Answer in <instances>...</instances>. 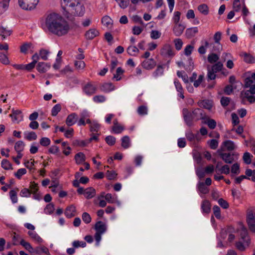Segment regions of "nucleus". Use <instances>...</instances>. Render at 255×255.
<instances>
[{
	"label": "nucleus",
	"mask_w": 255,
	"mask_h": 255,
	"mask_svg": "<svg viewBox=\"0 0 255 255\" xmlns=\"http://www.w3.org/2000/svg\"><path fill=\"white\" fill-rule=\"evenodd\" d=\"M198 10L204 15H207L209 13V9L207 4H202L198 6Z\"/></svg>",
	"instance_id": "c9c22d12"
},
{
	"label": "nucleus",
	"mask_w": 255,
	"mask_h": 255,
	"mask_svg": "<svg viewBox=\"0 0 255 255\" xmlns=\"http://www.w3.org/2000/svg\"><path fill=\"white\" fill-rule=\"evenodd\" d=\"M128 53L131 56H135L139 52L138 49L134 46H129L127 49Z\"/></svg>",
	"instance_id": "58836bf2"
},
{
	"label": "nucleus",
	"mask_w": 255,
	"mask_h": 255,
	"mask_svg": "<svg viewBox=\"0 0 255 255\" xmlns=\"http://www.w3.org/2000/svg\"><path fill=\"white\" fill-rule=\"evenodd\" d=\"M101 91L108 93L115 89V86L112 83H105L100 86Z\"/></svg>",
	"instance_id": "2eb2a0df"
},
{
	"label": "nucleus",
	"mask_w": 255,
	"mask_h": 255,
	"mask_svg": "<svg viewBox=\"0 0 255 255\" xmlns=\"http://www.w3.org/2000/svg\"><path fill=\"white\" fill-rule=\"evenodd\" d=\"M201 208L204 213H209L211 211V204L209 201L208 200L203 201Z\"/></svg>",
	"instance_id": "b1692460"
},
{
	"label": "nucleus",
	"mask_w": 255,
	"mask_h": 255,
	"mask_svg": "<svg viewBox=\"0 0 255 255\" xmlns=\"http://www.w3.org/2000/svg\"><path fill=\"white\" fill-rule=\"evenodd\" d=\"M254 94H255V86L250 88L248 90L242 91L241 92V98H242V103L245 104L246 100H247L251 104L255 103V96L253 95Z\"/></svg>",
	"instance_id": "7ed1b4c3"
},
{
	"label": "nucleus",
	"mask_w": 255,
	"mask_h": 255,
	"mask_svg": "<svg viewBox=\"0 0 255 255\" xmlns=\"http://www.w3.org/2000/svg\"><path fill=\"white\" fill-rule=\"evenodd\" d=\"M231 172L235 174L240 173V165L238 163H234L231 167Z\"/></svg>",
	"instance_id": "338daca9"
},
{
	"label": "nucleus",
	"mask_w": 255,
	"mask_h": 255,
	"mask_svg": "<svg viewBox=\"0 0 255 255\" xmlns=\"http://www.w3.org/2000/svg\"><path fill=\"white\" fill-rule=\"evenodd\" d=\"M254 86H255V82L253 80L251 77L246 78L245 80V87L246 88H251Z\"/></svg>",
	"instance_id": "ea45409f"
},
{
	"label": "nucleus",
	"mask_w": 255,
	"mask_h": 255,
	"mask_svg": "<svg viewBox=\"0 0 255 255\" xmlns=\"http://www.w3.org/2000/svg\"><path fill=\"white\" fill-rule=\"evenodd\" d=\"M244 61L247 63H253L255 62L254 58L252 55L248 54L247 53L244 54Z\"/></svg>",
	"instance_id": "774afa93"
},
{
	"label": "nucleus",
	"mask_w": 255,
	"mask_h": 255,
	"mask_svg": "<svg viewBox=\"0 0 255 255\" xmlns=\"http://www.w3.org/2000/svg\"><path fill=\"white\" fill-rule=\"evenodd\" d=\"M96 195V190L93 187L87 188L85 189V196L87 199H91Z\"/></svg>",
	"instance_id": "4be33fe9"
},
{
	"label": "nucleus",
	"mask_w": 255,
	"mask_h": 255,
	"mask_svg": "<svg viewBox=\"0 0 255 255\" xmlns=\"http://www.w3.org/2000/svg\"><path fill=\"white\" fill-rule=\"evenodd\" d=\"M78 120V116L75 113H72L68 116L66 120V124L68 126L74 125Z\"/></svg>",
	"instance_id": "ddd939ff"
},
{
	"label": "nucleus",
	"mask_w": 255,
	"mask_h": 255,
	"mask_svg": "<svg viewBox=\"0 0 255 255\" xmlns=\"http://www.w3.org/2000/svg\"><path fill=\"white\" fill-rule=\"evenodd\" d=\"M36 69L40 73H45L47 71V63L44 62H39L37 64Z\"/></svg>",
	"instance_id": "7c9ffc66"
},
{
	"label": "nucleus",
	"mask_w": 255,
	"mask_h": 255,
	"mask_svg": "<svg viewBox=\"0 0 255 255\" xmlns=\"http://www.w3.org/2000/svg\"><path fill=\"white\" fill-rule=\"evenodd\" d=\"M223 145L226 147L228 151L233 150L235 148V145L234 142L230 140L224 141Z\"/></svg>",
	"instance_id": "a878e982"
},
{
	"label": "nucleus",
	"mask_w": 255,
	"mask_h": 255,
	"mask_svg": "<svg viewBox=\"0 0 255 255\" xmlns=\"http://www.w3.org/2000/svg\"><path fill=\"white\" fill-rule=\"evenodd\" d=\"M62 4L71 7L72 12L77 16H82L85 12V7L79 0H62Z\"/></svg>",
	"instance_id": "f03ea898"
},
{
	"label": "nucleus",
	"mask_w": 255,
	"mask_h": 255,
	"mask_svg": "<svg viewBox=\"0 0 255 255\" xmlns=\"http://www.w3.org/2000/svg\"><path fill=\"white\" fill-rule=\"evenodd\" d=\"M72 245L75 248H78L79 247L84 248L86 246V243L83 241H74L72 243Z\"/></svg>",
	"instance_id": "13d9d810"
},
{
	"label": "nucleus",
	"mask_w": 255,
	"mask_h": 255,
	"mask_svg": "<svg viewBox=\"0 0 255 255\" xmlns=\"http://www.w3.org/2000/svg\"><path fill=\"white\" fill-rule=\"evenodd\" d=\"M219 156L225 163L228 164L232 163L235 160V157L238 158L239 154L237 153H222L219 152Z\"/></svg>",
	"instance_id": "39448f33"
},
{
	"label": "nucleus",
	"mask_w": 255,
	"mask_h": 255,
	"mask_svg": "<svg viewBox=\"0 0 255 255\" xmlns=\"http://www.w3.org/2000/svg\"><path fill=\"white\" fill-rule=\"evenodd\" d=\"M205 124H207L210 129H214L217 125L215 120L210 119H207Z\"/></svg>",
	"instance_id": "de8ad7c7"
},
{
	"label": "nucleus",
	"mask_w": 255,
	"mask_h": 255,
	"mask_svg": "<svg viewBox=\"0 0 255 255\" xmlns=\"http://www.w3.org/2000/svg\"><path fill=\"white\" fill-rule=\"evenodd\" d=\"M54 210V205L52 203H50L46 206L44 209L45 212L46 214H52Z\"/></svg>",
	"instance_id": "4d7b16f0"
},
{
	"label": "nucleus",
	"mask_w": 255,
	"mask_h": 255,
	"mask_svg": "<svg viewBox=\"0 0 255 255\" xmlns=\"http://www.w3.org/2000/svg\"><path fill=\"white\" fill-rule=\"evenodd\" d=\"M21 114V111L20 110H14L12 109V114L9 116L12 119L13 122L18 121L19 120L18 116Z\"/></svg>",
	"instance_id": "72a5a7b5"
},
{
	"label": "nucleus",
	"mask_w": 255,
	"mask_h": 255,
	"mask_svg": "<svg viewBox=\"0 0 255 255\" xmlns=\"http://www.w3.org/2000/svg\"><path fill=\"white\" fill-rule=\"evenodd\" d=\"M163 67L162 65H158L156 69L153 73V75L154 77H157L159 76H161L163 74Z\"/></svg>",
	"instance_id": "49530a36"
},
{
	"label": "nucleus",
	"mask_w": 255,
	"mask_h": 255,
	"mask_svg": "<svg viewBox=\"0 0 255 255\" xmlns=\"http://www.w3.org/2000/svg\"><path fill=\"white\" fill-rule=\"evenodd\" d=\"M33 253L36 254H40L41 253H45L47 255L49 254V250L47 248L44 246L37 247L34 248Z\"/></svg>",
	"instance_id": "412c9836"
},
{
	"label": "nucleus",
	"mask_w": 255,
	"mask_h": 255,
	"mask_svg": "<svg viewBox=\"0 0 255 255\" xmlns=\"http://www.w3.org/2000/svg\"><path fill=\"white\" fill-rule=\"evenodd\" d=\"M223 66V65L221 62H218L217 63L212 66L211 69L212 71H214L217 73L222 70Z\"/></svg>",
	"instance_id": "8fccbe9b"
},
{
	"label": "nucleus",
	"mask_w": 255,
	"mask_h": 255,
	"mask_svg": "<svg viewBox=\"0 0 255 255\" xmlns=\"http://www.w3.org/2000/svg\"><path fill=\"white\" fill-rule=\"evenodd\" d=\"M198 104L200 107H203L208 110L211 109L212 107V103L209 100H203L199 102Z\"/></svg>",
	"instance_id": "c85d7f7f"
},
{
	"label": "nucleus",
	"mask_w": 255,
	"mask_h": 255,
	"mask_svg": "<svg viewBox=\"0 0 255 255\" xmlns=\"http://www.w3.org/2000/svg\"><path fill=\"white\" fill-rule=\"evenodd\" d=\"M191 113L195 121L203 119L204 115L203 110L199 108L195 109Z\"/></svg>",
	"instance_id": "dca6fc26"
},
{
	"label": "nucleus",
	"mask_w": 255,
	"mask_h": 255,
	"mask_svg": "<svg viewBox=\"0 0 255 255\" xmlns=\"http://www.w3.org/2000/svg\"><path fill=\"white\" fill-rule=\"evenodd\" d=\"M141 65L144 68L151 70L156 66V62L152 58L148 59L143 61Z\"/></svg>",
	"instance_id": "f8f14e48"
},
{
	"label": "nucleus",
	"mask_w": 255,
	"mask_h": 255,
	"mask_svg": "<svg viewBox=\"0 0 255 255\" xmlns=\"http://www.w3.org/2000/svg\"><path fill=\"white\" fill-rule=\"evenodd\" d=\"M29 189L30 190L31 194H34L36 192H37L39 190L38 184L35 183L34 182H31Z\"/></svg>",
	"instance_id": "a19ab883"
},
{
	"label": "nucleus",
	"mask_w": 255,
	"mask_h": 255,
	"mask_svg": "<svg viewBox=\"0 0 255 255\" xmlns=\"http://www.w3.org/2000/svg\"><path fill=\"white\" fill-rule=\"evenodd\" d=\"M105 140L108 144L112 146L115 144L116 137L112 135H108L105 138Z\"/></svg>",
	"instance_id": "3c124183"
},
{
	"label": "nucleus",
	"mask_w": 255,
	"mask_h": 255,
	"mask_svg": "<svg viewBox=\"0 0 255 255\" xmlns=\"http://www.w3.org/2000/svg\"><path fill=\"white\" fill-rule=\"evenodd\" d=\"M82 218L86 224H89L91 222V217L89 214L84 212L82 214Z\"/></svg>",
	"instance_id": "5fc2aeb1"
},
{
	"label": "nucleus",
	"mask_w": 255,
	"mask_h": 255,
	"mask_svg": "<svg viewBox=\"0 0 255 255\" xmlns=\"http://www.w3.org/2000/svg\"><path fill=\"white\" fill-rule=\"evenodd\" d=\"M0 35L3 39L5 38L6 36H9L12 31L10 29H7L6 27H4L2 26H0Z\"/></svg>",
	"instance_id": "cd10ccee"
},
{
	"label": "nucleus",
	"mask_w": 255,
	"mask_h": 255,
	"mask_svg": "<svg viewBox=\"0 0 255 255\" xmlns=\"http://www.w3.org/2000/svg\"><path fill=\"white\" fill-rule=\"evenodd\" d=\"M29 236L38 243H41L43 242L42 239L38 236L35 232L29 231L28 232Z\"/></svg>",
	"instance_id": "473e14b6"
},
{
	"label": "nucleus",
	"mask_w": 255,
	"mask_h": 255,
	"mask_svg": "<svg viewBox=\"0 0 255 255\" xmlns=\"http://www.w3.org/2000/svg\"><path fill=\"white\" fill-rule=\"evenodd\" d=\"M100 128V125L97 122H94L90 125V130L92 132H97Z\"/></svg>",
	"instance_id": "680f3d73"
},
{
	"label": "nucleus",
	"mask_w": 255,
	"mask_h": 255,
	"mask_svg": "<svg viewBox=\"0 0 255 255\" xmlns=\"http://www.w3.org/2000/svg\"><path fill=\"white\" fill-rule=\"evenodd\" d=\"M198 32V28L196 27L187 28L186 30L185 34L188 38L194 37Z\"/></svg>",
	"instance_id": "5701e85b"
},
{
	"label": "nucleus",
	"mask_w": 255,
	"mask_h": 255,
	"mask_svg": "<svg viewBox=\"0 0 255 255\" xmlns=\"http://www.w3.org/2000/svg\"><path fill=\"white\" fill-rule=\"evenodd\" d=\"M39 55L37 53H35L32 56V59L33 60L32 62L24 65L25 66V69L30 71L32 69H33L35 66L36 63L37 62V61L39 60Z\"/></svg>",
	"instance_id": "4468645a"
},
{
	"label": "nucleus",
	"mask_w": 255,
	"mask_h": 255,
	"mask_svg": "<svg viewBox=\"0 0 255 255\" xmlns=\"http://www.w3.org/2000/svg\"><path fill=\"white\" fill-rule=\"evenodd\" d=\"M102 23L108 27L110 24H112V20L109 16H105L102 19Z\"/></svg>",
	"instance_id": "603ef678"
},
{
	"label": "nucleus",
	"mask_w": 255,
	"mask_h": 255,
	"mask_svg": "<svg viewBox=\"0 0 255 255\" xmlns=\"http://www.w3.org/2000/svg\"><path fill=\"white\" fill-rule=\"evenodd\" d=\"M30 190L27 188H23L20 192V196L23 197H28L31 195Z\"/></svg>",
	"instance_id": "69168bd1"
},
{
	"label": "nucleus",
	"mask_w": 255,
	"mask_h": 255,
	"mask_svg": "<svg viewBox=\"0 0 255 255\" xmlns=\"http://www.w3.org/2000/svg\"><path fill=\"white\" fill-rule=\"evenodd\" d=\"M130 142H129V138L128 136L126 135L124 136L122 138V146L126 149L129 147Z\"/></svg>",
	"instance_id": "e433bc0d"
},
{
	"label": "nucleus",
	"mask_w": 255,
	"mask_h": 255,
	"mask_svg": "<svg viewBox=\"0 0 255 255\" xmlns=\"http://www.w3.org/2000/svg\"><path fill=\"white\" fill-rule=\"evenodd\" d=\"M184 120L188 127L193 126V121L194 120L192 113L187 109H183L182 111Z\"/></svg>",
	"instance_id": "423d86ee"
},
{
	"label": "nucleus",
	"mask_w": 255,
	"mask_h": 255,
	"mask_svg": "<svg viewBox=\"0 0 255 255\" xmlns=\"http://www.w3.org/2000/svg\"><path fill=\"white\" fill-rule=\"evenodd\" d=\"M233 7L234 10L238 12L240 10L241 4L240 0H234L233 4Z\"/></svg>",
	"instance_id": "6e6d98bb"
},
{
	"label": "nucleus",
	"mask_w": 255,
	"mask_h": 255,
	"mask_svg": "<svg viewBox=\"0 0 255 255\" xmlns=\"http://www.w3.org/2000/svg\"><path fill=\"white\" fill-rule=\"evenodd\" d=\"M160 52L161 55L165 56H173L174 55L172 47L168 44L163 46Z\"/></svg>",
	"instance_id": "1a4fd4ad"
},
{
	"label": "nucleus",
	"mask_w": 255,
	"mask_h": 255,
	"mask_svg": "<svg viewBox=\"0 0 255 255\" xmlns=\"http://www.w3.org/2000/svg\"><path fill=\"white\" fill-rule=\"evenodd\" d=\"M1 167L5 170L12 169L11 164L7 159H3L1 161Z\"/></svg>",
	"instance_id": "4c0bfd02"
},
{
	"label": "nucleus",
	"mask_w": 255,
	"mask_h": 255,
	"mask_svg": "<svg viewBox=\"0 0 255 255\" xmlns=\"http://www.w3.org/2000/svg\"><path fill=\"white\" fill-rule=\"evenodd\" d=\"M96 232L103 234L106 230V225L102 221L97 222L95 225Z\"/></svg>",
	"instance_id": "6ab92c4d"
},
{
	"label": "nucleus",
	"mask_w": 255,
	"mask_h": 255,
	"mask_svg": "<svg viewBox=\"0 0 255 255\" xmlns=\"http://www.w3.org/2000/svg\"><path fill=\"white\" fill-rule=\"evenodd\" d=\"M32 45L31 43H24L20 47V52L24 54L27 53V50L31 47Z\"/></svg>",
	"instance_id": "c03bdc74"
},
{
	"label": "nucleus",
	"mask_w": 255,
	"mask_h": 255,
	"mask_svg": "<svg viewBox=\"0 0 255 255\" xmlns=\"http://www.w3.org/2000/svg\"><path fill=\"white\" fill-rule=\"evenodd\" d=\"M10 0H2L0 2V14L7 8Z\"/></svg>",
	"instance_id": "2f4dec72"
},
{
	"label": "nucleus",
	"mask_w": 255,
	"mask_h": 255,
	"mask_svg": "<svg viewBox=\"0 0 255 255\" xmlns=\"http://www.w3.org/2000/svg\"><path fill=\"white\" fill-rule=\"evenodd\" d=\"M39 0H18V5L22 9L31 10L34 9Z\"/></svg>",
	"instance_id": "20e7f679"
},
{
	"label": "nucleus",
	"mask_w": 255,
	"mask_h": 255,
	"mask_svg": "<svg viewBox=\"0 0 255 255\" xmlns=\"http://www.w3.org/2000/svg\"><path fill=\"white\" fill-rule=\"evenodd\" d=\"M124 73V70L121 67H118L116 70V74H114L113 78H115L116 81H119L121 79V75Z\"/></svg>",
	"instance_id": "79ce46f5"
},
{
	"label": "nucleus",
	"mask_w": 255,
	"mask_h": 255,
	"mask_svg": "<svg viewBox=\"0 0 255 255\" xmlns=\"http://www.w3.org/2000/svg\"><path fill=\"white\" fill-rule=\"evenodd\" d=\"M137 113L140 116L145 115L147 114V108L146 106H141L137 109Z\"/></svg>",
	"instance_id": "864d4df0"
},
{
	"label": "nucleus",
	"mask_w": 255,
	"mask_h": 255,
	"mask_svg": "<svg viewBox=\"0 0 255 255\" xmlns=\"http://www.w3.org/2000/svg\"><path fill=\"white\" fill-rule=\"evenodd\" d=\"M185 28V26L181 24H175L173 27V32L177 36L181 35Z\"/></svg>",
	"instance_id": "f3484780"
},
{
	"label": "nucleus",
	"mask_w": 255,
	"mask_h": 255,
	"mask_svg": "<svg viewBox=\"0 0 255 255\" xmlns=\"http://www.w3.org/2000/svg\"><path fill=\"white\" fill-rule=\"evenodd\" d=\"M241 238L243 240L245 243H246L247 246H249L250 244V239L248 237V233L247 229L245 227H242L240 230H239Z\"/></svg>",
	"instance_id": "6e6552de"
},
{
	"label": "nucleus",
	"mask_w": 255,
	"mask_h": 255,
	"mask_svg": "<svg viewBox=\"0 0 255 255\" xmlns=\"http://www.w3.org/2000/svg\"><path fill=\"white\" fill-rule=\"evenodd\" d=\"M9 196L13 203L17 202V193L14 190H12L9 191Z\"/></svg>",
	"instance_id": "e2e57ef3"
},
{
	"label": "nucleus",
	"mask_w": 255,
	"mask_h": 255,
	"mask_svg": "<svg viewBox=\"0 0 255 255\" xmlns=\"http://www.w3.org/2000/svg\"><path fill=\"white\" fill-rule=\"evenodd\" d=\"M24 145V143L21 140H19L15 143L14 149L17 153V158H21L22 157V154L21 153V152L23 150Z\"/></svg>",
	"instance_id": "9b49d317"
},
{
	"label": "nucleus",
	"mask_w": 255,
	"mask_h": 255,
	"mask_svg": "<svg viewBox=\"0 0 255 255\" xmlns=\"http://www.w3.org/2000/svg\"><path fill=\"white\" fill-rule=\"evenodd\" d=\"M219 59V57L215 53H211L208 56V61L210 63L216 62Z\"/></svg>",
	"instance_id": "37998d69"
},
{
	"label": "nucleus",
	"mask_w": 255,
	"mask_h": 255,
	"mask_svg": "<svg viewBox=\"0 0 255 255\" xmlns=\"http://www.w3.org/2000/svg\"><path fill=\"white\" fill-rule=\"evenodd\" d=\"M198 190L204 194H207L209 192L208 188L205 185L204 182H199L198 184Z\"/></svg>",
	"instance_id": "f704fd0d"
},
{
	"label": "nucleus",
	"mask_w": 255,
	"mask_h": 255,
	"mask_svg": "<svg viewBox=\"0 0 255 255\" xmlns=\"http://www.w3.org/2000/svg\"><path fill=\"white\" fill-rule=\"evenodd\" d=\"M76 162L78 164H81L85 161L86 157L84 154L82 152H79L75 155Z\"/></svg>",
	"instance_id": "393cba45"
},
{
	"label": "nucleus",
	"mask_w": 255,
	"mask_h": 255,
	"mask_svg": "<svg viewBox=\"0 0 255 255\" xmlns=\"http://www.w3.org/2000/svg\"><path fill=\"white\" fill-rule=\"evenodd\" d=\"M251 154L248 152H246L244 154L243 159L245 163H246L247 164H249L251 163Z\"/></svg>",
	"instance_id": "052dcab7"
},
{
	"label": "nucleus",
	"mask_w": 255,
	"mask_h": 255,
	"mask_svg": "<svg viewBox=\"0 0 255 255\" xmlns=\"http://www.w3.org/2000/svg\"><path fill=\"white\" fill-rule=\"evenodd\" d=\"M222 33L221 32H217L214 35V40L216 44H218V50H221L222 49V46L220 43V41L221 38Z\"/></svg>",
	"instance_id": "bb28decb"
},
{
	"label": "nucleus",
	"mask_w": 255,
	"mask_h": 255,
	"mask_svg": "<svg viewBox=\"0 0 255 255\" xmlns=\"http://www.w3.org/2000/svg\"><path fill=\"white\" fill-rule=\"evenodd\" d=\"M20 244L26 250H27L30 253H33L32 251H34V248L32 247L31 245L25 241L23 239H21L20 241Z\"/></svg>",
	"instance_id": "c756f323"
},
{
	"label": "nucleus",
	"mask_w": 255,
	"mask_h": 255,
	"mask_svg": "<svg viewBox=\"0 0 255 255\" xmlns=\"http://www.w3.org/2000/svg\"><path fill=\"white\" fill-rule=\"evenodd\" d=\"M61 106L60 104H56L52 109L51 115L52 116H56L58 113L61 111Z\"/></svg>",
	"instance_id": "09e8293b"
},
{
	"label": "nucleus",
	"mask_w": 255,
	"mask_h": 255,
	"mask_svg": "<svg viewBox=\"0 0 255 255\" xmlns=\"http://www.w3.org/2000/svg\"><path fill=\"white\" fill-rule=\"evenodd\" d=\"M49 51L47 50L42 49L39 51V56L40 58L43 60H47L48 59V55Z\"/></svg>",
	"instance_id": "a18cd8bd"
},
{
	"label": "nucleus",
	"mask_w": 255,
	"mask_h": 255,
	"mask_svg": "<svg viewBox=\"0 0 255 255\" xmlns=\"http://www.w3.org/2000/svg\"><path fill=\"white\" fill-rule=\"evenodd\" d=\"M175 47L176 50H179L182 48L183 42L181 39L177 38L174 40Z\"/></svg>",
	"instance_id": "0e129e2a"
},
{
	"label": "nucleus",
	"mask_w": 255,
	"mask_h": 255,
	"mask_svg": "<svg viewBox=\"0 0 255 255\" xmlns=\"http://www.w3.org/2000/svg\"><path fill=\"white\" fill-rule=\"evenodd\" d=\"M246 220L250 230L255 233V216L250 213L247 215Z\"/></svg>",
	"instance_id": "0eeeda50"
},
{
	"label": "nucleus",
	"mask_w": 255,
	"mask_h": 255,
	"mask_svg": "<svg viewBox=\"0 0 255 255\" xmlns=\"http://www.w3.org/2000/svg\"><path fill=\"white\" fill-rule=\"evenodd\" d=\"M230 101H231L230 98L227 97H223L221 99L220 102H221V105L223 107H225L229 104Z\"/></svg>",
	"instance_id": "bf43d9fd"
},
{
	"label": "nucleus",
	"mask_w": 255,
	"mask_h": 255,
	"mask_svg": "<svg viewBox=\"0 0 255 255\" xmlns=\"http://www.w3.org/2000/svg\"><path fill=\"white\" fill-rule=\"evenodd\" d=\"M76 208L73 205H71L66 208L65 211V215L68 218L74 217L75 215Z\"/></svg>",
	"instance_id": "a211bd4d"
},
{
	"label": "nucleus",
	"mask_w": 255,
	"mask_h": 255,
	"mask_svg": "<svg viewBox=\"0 0 255 255\" xmlns=\"http://www.w3.org/2000/svg\"><path fill=\"white\" fill-rule=\"evenodd\" d=\"M45 25L50 33L58 36L67 34L71 28L68 22L56 13H50L47 15Z\"/></svg>",
	"instance_id": "f257e3e1"
},
{
	"label": "nucleus",
	"mask_w": 255,
	"mask_h": 255,
	"mask_svg": "<svg viewBox=\"0 0 255 255\" xmlns=\"http://www.w3.org/2000/svg\"><path fill=\"white\" fill-rule=\"evenodd\" d=\"M99 34V32L96 29H91L86 32L85 36L87 39L91 40L98 36Z\"/></svg>",
	"instance_id": "aec40b11"
},
{
	"label": "nucleus",
	"mask_w": 255,
	"mask_h": 255,
	"mask_svg": "<svg viewBox=\"0 0 255 255\" xmlns=\"http://www.w3.org/2000/svg\"><path fill=\"white\" fill-rule=\"evenodd\" d=\"M83 90L87 95H91L96 93L97 87L91 83H88L84 86Z\"/></svg>",
	"instance_id": "9d476101"
}]
</instances>
